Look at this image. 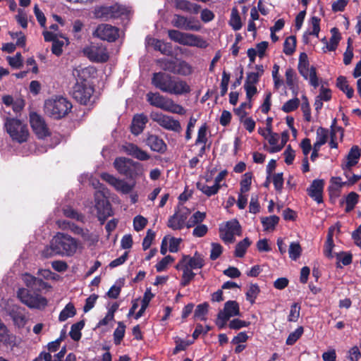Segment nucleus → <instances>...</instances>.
I'll use <instances>...</instances> for the list:
<instances>
[{
  "label": "nucleus",
  "mask_w": 361,
  "mask_h": 361,
  "mask_svg": "<svg viewBox=\"0 0 361 361\" xmlns=\"http://www.w3.org/2000/svg\"><path fill=\"white\" fill-rule=\"evenodd\" d=\"M78 247V240L71 235L58 232L50 241V244L42 250V255L44 258H50L55 255L66 257L73 256Z\"/></svg>",
  "instance_id": "nucleus-1"
},
{
  "label": "nucleus",
  "mask_w": 361,
  "mask_h": 361,
  "mask_svg": "<svg viewBox=\"0 0 361 361\" xmlns=\"http://www.w3.org/2000/svg\"><path fill=\"white\" fill-rule=\"evenodd\" d=\"M151 83L163 92L171 94L181 95L191 91L190 85L185 80L175 79L171 75L161 71L152 74Z\"/></svg>",
  "instance_id": "nucleus-2"
},
{
  "label": "nucleus",
  "mask_w": 361,
  "mask_h": 361,
  "mask_svg": "<svg viewBox=\"0 0 361 361\" xmlns=\"http://www.w3.org/2000/svg\"><path fill=\"white\" fill-rule=\"evenodd\" d=\"M46 288L47 283L42 279L37 278V281L33 282V286L30 288V290L34 292V294H31L30 290L21 288L17 291V297L22 303L25 304L28 307L40 309L47 305V300L37 293Z\"/></svg>",
  "instance_id": "nucleus-3"
},
{
  "label": "nucleus",
  "mask_w": 361,
  "mask_h": 361,
  "mask_svg": "<svg viewBox=\"0 0 361 361\" xmlns=\"http://www.w3.org/2000/svg\"><path fill=\"white\" fill-rule=\"evenodd\" d=\"M87 71L86 68L75 69L73 75L77 78V82L73 87V97L80 104L87 105L94 93V88L85 78L82 76Z\"/></svg>",
  "instance_id": "nucleus-4"
},
{
  "label": "nucleus",
  "mask_w": 361,
  "mask_h": 361,
  "mask_svg": "<svg viewBox=\"0 0 361 361\" xmlns=\"http://www.w3.org/2000/svg\"><path fill=\"white\" fill-rule=\"evenodd\" d=\"M146 98L150 105L164 111L179 115L186 113V110L181 105L176 104L173 99L161 95L159 92H149Z\"/></svg>",
  "instance_id": "nucleus-5"
},
{
  "label": "nucleus",
  "mask_w": 361,
  "mask_h": 361,
  "mask_svg": "<svg viewBox=\"0 0 361 361\" xmlns=\"http://www.w3.org/2000/svg\"><path fill=\"white\" fill-rule=\"evenodd\" d=\"M73 106L71 102L63 97H56L44 103L45 112L54 119H61L71 111Z\"/></svg>",
  "instance_id": "nucleus-6"
},
{
  "label": "nucleus",
  "mask_w": 361,
  "mask_h": 361,
  "mask_svg": "<svg viewBox=\"0 0 361 361\" xmlns=\"http://www.w3.org/2000/svg\"><path fill=\"white\" fill-rule=\"evenodd\" d=\"M4 128L13 142L19 144L27 142L30 135L28 128L20 120L7 117L4 122Z\"/></svg>",
  "instance_id": "nucleus-7"
},
{
  "label": "nucleus",
  "mask_w": 361,
  "mask_h": 361,
  "mask_svg": "<svg viewBox=\"0 0 361 361\" xmlns=\"http://www.w3.org/2000/svg\"><path fill=\"white\" fill-rule=\"evenodd\" d=\"M114 166L121 175L130 180H135L142 172L140 163L123 157L116 158L114 161Z\"/></svg>",
  "instance_id": "nucleus-8"
},
{
  "label": "nucleus",
  "mask_w": 361,
  "mask_h": 361,
  "mask_svg": "<svg viewBox=\"0 0 361 361\" xmlns=\"http://www.w3.org/2000/svg\"><path fill=\"white\" fill-rule=\"evenodd\" d=\"M157 63L163 71L173 74L188 76L192 73V67L184 60L162 58L158 59Z\"/></svg>",
  "instance_id": "nucleus-9"
},
{
  "label": "nucleus",
  "mask_w": 361,
  "mask_h": 361,
  "mask_svg": "<svg viewBox=\"0 0 361 361\" xmlns=\"http://www.w3.org/2000/svg\"><path fill=\"white\" fill-rule=\"evenodd\" d=\"M128 9L126 7L118 4L109 6H96L93 11V15L94 18L104 20L116 19L122 16H128Z\"/></svg>",
  "instance_id": "nucleus-10"
},
{
  "label": "nucleus",
  "mask_w": 361,
  "mask_h": 361,
  "mask_svg": "<svg viewBox=\"0 0 361 361\" xmlns=\"http://www.w3.org/2000/svg\"><path fill=\"white\" fill-rule=\"evenodd\" d=\"M309 66L310 63L307 54L305 52L300 53L298 65V71L305 80L309 78L310 84L316 88L319 86L316 68L314 66L310 68Z\"/></svg>",
  "instance_id": "nucleus-11"
},
{
  "label": "nucleus",
  "mask_w": 361,
  "mask_h": 361,
  "mask_svg": "<svg viewBox=\"0 0 361 361\" xmlns=\"http://www.w3.org/2000/svg\"><path fill=\"white\" fill-rule=\"evenodd\" d=\"M235 235H242V227L236 219L228 221L224 226L219 227V235L224 243H233L235 240Z\"/></svg>",
  "instance_id": "nucleus-12"
},
{
  "label": "nucleus",
  "mask_w": 361,
  "mask_h": 361,
  "mask_svg": "<svg viewBox=\"0 0 361 361\" xmlns=\"http://www.w3.org/2000/svg\"><path fill=\"white\" fill-rule=\"evenodd\" d=\"M82 52L90 61L94 63H105L109 59L106 48L99 44L92 43L90 46L85 47Z\"/></svg>",
  "instance_id": "nucleus-13"
},
{
  "label": "nucleus",
  "mask_w": 361,
  "mask_h": 361,
  "mask_svg": "<svg viewBox=\"0 0 361 361\" xmlns=\"http://www.w3.org/2000/svg\"><path fill=\"white\" fill-rule=\"evenodd\" d=\"M151 118L157 122L163 128L179 133L181 130V126L178 120L173 119L172 116L164 115L161 113L152 112L150 114Z\"/></svg>",
  "instance_id": "nucleus-14"
},
{
  "label": "nucleus",
  "mask_w": 361,
  "mask_h": 361,
  "mask_svg": "<svg viewBox=\"0 0 361 361\" xmlns=\"http://www.w3.org/2000/svg\"><path fill=\"white\" fill-rule=\"evenodd\" d=\"M94 35L102 40L114 42L119 37V29L109 24H100Z\"/></svg>",
  "instance_id": "nucleus-15"
},
{
  "label": "nucleus",
  "mask_w": 361,
  "mask_h": 361,
  "mask_svg": "<svg viewBox=\"0 0 361 361\" xmlns=\"http://www.w3.org/2000/svg\"><path fill=\"white\" fill-rule=\"evenodd\" d=\"M30 126L38 138H44L49 135V129L44 120L37 113L30 114Z\"/></svg>",
  "instance_id": "nucleus-16"
},
{
  "label": "nucleus",
  "mask_w": 361,
  "mask_h": 361,
  "mask_svg": "<svg viewBox=\"0 0 361 361\" xmlns=\"http://www.w3.org/2000/svg\"><path fill=\"white\" fill-rule=\"evenodd\" d=\"M6 312L13 322V324L18 328L23 327L27 322L25 309L17 305H8Z\"/></svg>",
  "instance_id": "nucleus-17"
},
{
  "label": "nucleus",
  "mask_w": 361,
  "mask_h": 361,
  "mask_svg": "<svg viewBox=\"0 0 361 361\" xmlns=\"http://www.w3.org/2000/svg\"><path fill=\"white\" fill-rule=\"evenodd\" d=\"M189 214L190 212L188 209L176 212L169 218L167 223L168 227L174 231L181 230L185 225Z\"/></svg>",
  "instance_id": "nucleus-18"
},
{
  "label": "nucleus",
  "mask_w": 361,
  "mask_h": 361,
  "mask_svg": "<svg viewBox=\"0 0 361 361\" xmlns=\"http://www.w3.org/2000/svg\"><path fill=\"white\" fill-rule=\"evenodd\" d=\"M178 262H183V264L190 269H202L205 264L203 255L197 251L192 257L183 255Z\"/></svg>",
  "instance_id": "nucleus-19"
},
{
  "label": "nucleus",
  "mask_w": 361,
  "mask_h": 361,
  "mask_svg": "<svg viewBox=\"0 0 361 361\" xmlns=\"http://www.w3.org/2000/svg\"><path fill=\"white\" fill-rule=\"evenodd\" d=\"M122 148L123 152L128 155L140 161H147L150 159V155L135 144L127 142L126 145H123Z\"/></svg>",
  "instance_id": "nucleus-20"
},
{
  "label": "nucleus",
  "mask_w": 361,
  "mask_h": 361,
  "mask_svg": "<svg viewBox=\"0 0 361 361\" xmlns=\"http://www.w3.org/2000/svg\"><path fill=\"white\" fill-rule=\"evenodd\" d=\"M324 181L322 179H315L307 188L308 195L318 204L323 202V190Z\"/></svg>",
  "instance_id": "nucleus-21"
},
{
  "label": "nucleus",
  "mask_w": 361,
  "mask_h": 361,
  "mask_svg": "<svg viewBox=\"0 0 361 361\" xmlns=\"http://www.w3.org/2000/svg\"><path fill=\"white\" fill-rule=\"evenodd\" d=\"M239 304L235 300H228L225 302L224 310L218 313L219 317H222L225 321H228L231 317L240 316Z\"/></svg>",
  "instance_id": "nucleus-22"
},
{
  "label": "nucleus",
  "mask_w": 361,
  "mask_h": 361,
  "mask_svg": "<svg viewBox=\"0 0 361 361\" xmlns=\"http://www.w3.org/2000/svg\"><path fill=\"white\" fill-rule=\"evenodd\" d=\"M145 142L154 152L164 154L167 150V145L165 142L157 135H149Z\"/></svg>",
  "instance_id": "nucleus-23"
},
{
  "label": "nucleus",
  "mask_w": 361,
  "mask_h": 361,
  "mask_svg": "<svg viewBox=\"0 0 361 361\" xmlns=\"http://www.w3.org/2000/svg\"><path fill=\"white\" fill-rule=\"evenodd\" d=\"M95 208L97 212L98 219L102 223L112 215L111 205L107 200H99L96 201Z\"/></svg>",
  "instance_id": "nucleus-24"
},
{
  "label": "nucleus",
  "mask_w": 361,
  "mask_h": 361,
  "mask_svg": "<svg viewBox=\"0 0 361 361\" xmlns=\"http://www.w3.org/2000/svg\"><path fill=\"white\" fill-rule=\"evenodd\" d=\"M182 45L205 49L208 47V43L201 36L185 32Z\"/></svg>",
  "instance_id": "nucleus-25"
},
{
  "label": "nucleus",
  "mask_w": 361,
  "mask_h": 361,
  "mask_svg": "<svg viewBox=\"0 0 361 361\" xmlns=\"http://www.w3.org/2000/svg\"><path fill=\"white\" fill-rule=\"evenodd\" d=\"M148 121L147 116L143 114H135L132 120L130 130L135 135L140 134Z\"/></svg>",
  "instance_id": "nucleus-26"
},
{
  "label": "nucleus",
  "mask_w": 361,
  "mask_h": 361,
  "mask_svg": "<svg viewBox=\"0 0 361 361\" xmlns=\"http://www.w3.org/2000/svg\"><path fill=\"white\" fill-rule=\"evenodd\" d=\"M174 6L176 9L193 14H197L201 8L200 5L188 0H174Z\"/></svg>",
  "instance_id": "nucleus-27"
},
{
  "label": "nucleus",
  "mask_w": 361,
  "mask_h": 361,
  "mask_svg": "<svg viewBox=\"0 0 361 361\" xmlns=\"http://www.w3.org/2000/svg\"><path fill=\"white\" fill-rule=\"evenodd\" d=\"M175 268L177 270L183 271L180 281V286L183 287L188 286L196 275L195 273L192 271V269L188 268L186 265L183 264V262H178Z\"/></svg>",
  "instance_id": "nucleus-28"
},
{
  "label": "nucleus",
  "mask_w": 361,
  "mask_h": 361,
  "mask_svg": "<svg viewBox=\"0 0 361 361\" xmlns=\"http://www.w3.org/2000/svg\"><path fill=\"white\" fill-rule=\"evenodd\" d=\"M360 155L359 147L353 146L342 164H345L346 167H353L358 163Z\"/></svg>",
  "instance_id": "nucleus-29"
},
{
  "label": "nucleus",
  "mask_w": 361,
  "mask_h": 361,
  "mask_svg": "<svg viewBox=\"0 0 361 361\" xmlns=\"http://www.w3.org/2000/svg\"><path fill=\"white\" fill-rule=\"evenodd\" d=\"M154 295L151 292V288H147L141 302V307L140 310L135 314V319H138L144 314L146 309L147 308L151 300L154 298Z\"/></svg>",
  "instance_id": "nucleus-30"
},
{
  "label": "nucleus",
  "mask_w": 361,
  "mask_h": 361,
  "mask_svg": "<svg viewBox=\"0 0 361 361\" xmlns=\"http://www.w3.org/2000/svg\"><path fill=\"white\" fill-rule=\"evenodd\" d=\"M228 24L235 31L240 30L242 28L243 23L241 21V18L239 15L238 10L236 7H233L231 9V13L230 20L228 21Z\"/></svg>",
  "instance_id": "nucleus-31"
},
{
  "label": "nucleus",
  "mask_w": 361,
  "mask_h": 361,
  "mask_svg": "<svg viewBox=\"0 0 361 361\" xmlns=\"http://www.w3.org/2000/svg\"><path fill=\"white\" fill-rule=\"evenodd\" d=\"M251 243L252 241L247 237L238 242L235 245L234 251L235 257L239 258L243 257Z\"/></svg>",
  "instance_id": "nucleus-32"
},
{
  "label": "nucleus",
  "mask_w": 361,
  "mask_h": 361,
  "mask_svg": "<svg viewBox=\"0 0 361 361\" xmlns=\"http://www.w3.org/2000/svg\"><path fill=\"white\" fill-rule=\"evenodd\" d=\"M336 86L341 91L345 93L348 98L350 99L353 96L354 90L352 87H350L346 80V78L344 76H339L336 79Z\"/></svg>",
  "instance_id": "nucleus-33"
},
{
  "label": "nucleus",
  "mask_w": 361,
  "mask_h": 361,
  "mask_svg": "<svg viewBox=\"0 0 361 361\" xmlns=\"http://www.w3.org/2000/svg\"><path fill=\"white\" fill-rule=\"evenodd\" d=\"M209 307V305L207 302L197 305L194 312V319H200L201 321H206V316L208 314Z\"/></svg>",
  "instance_id": "nucleus-34"
},
{
  "label": "nucleus",
  "mask_w": 361,
  "mask_h": 361,
  "mask_svg": "<svg viewBox=\"0 0 361 361\" xmlns=\"http://www.w3.org/2000/svg\"><path fill=\"white\" fill-rule=\"evenodd\" d=\"M85 326V321L81 320L73 324L71 327L69 336L74 341H78L82 337L81 330Z\"/></svg>",
  "instance_id": "nucleus-35"
},
{
  "label": "nucleus",
  "mask_w": 361,
  "mask_h": 361,
  "mask_svg": "<svg viewBox=\"0 0 361 361\" xmlns=\"http://www.w3.org/2000/svg\"><path fill=\"white\" fill-rule=\"evenodd\" d=\"M331 32L332 35L329 39V42H326V49L332 51L336 49L341 37L338 29L336 27L331 28Z\"/></svg>",
  "instance_id": "nucleus-36"
},
{
  "label": "nucleus",
  "mask_w": 361,
  "mask_h": 361,
  "mask_svg": "<svg viewBox=\"0 0 361 361\" xmlns=\"http://www.w3.org/2000/svg\"><path fill=\"white\" fill-rule=\"evenodd\" d=\"M279 217L276 215L262 217L261 219V223L264 231L274 230L279 224Z\"/></svg>",
  "instance_id": "nucleus-37"
},
{
  "label": "nucleus",
  "mask_w": 361,
  "mask_h": 361,
  "mask_svg": "<svg viewBox=\"0 0 361 361\" xmlns=\"http://www.w3.org/2000/svg\"><path fill=\"white\" fill-rule=\"evenodd\" d=\"M76 314V310L73 303H68L65 307L60 312L59 316V320L60 322H64L70 317H73Z\"/></svg>",
  "instance_id": "nucleus-38"
},
{
  "label": "nucleus",
  "mask_w": 361,
  "mask_h": 361,
  "mask_svg": "<svg viewBox=\"0 0 361 361\" xmlns=\"http://www.w3.org/2000/svg\"><path fill=\"white\" fill-rule=\"evenodd\" d=\"M79 235L88 243L89 246L95 245L99 241L98 235L90 232L87 228H83Z\"/></svg>",
  "instance_id": "nucleus-39"
},
{
  "label": "nucleus",
  "mask_w": 361,
  "mask_h": 361,
  "mask_svg": "<svg viewBox=\"0 0 361 361\" xmlns=\"http://www.w3.org/2000/svg\"><path fill=\"white\" fill-rule=\"evenodd\" d=\"M197 188L207 197H211L218 193L219 188L217 185L214 184L212 186H208L205 183L197 182L196 183Z\"/></svg>",
  "instance_id": "nucleus-40"
},
{
  "label": "nucleus",
  "mask_w": 361,
  "mask_h": 361,
  "mask_svg": "<svg viewBox=\"0 0 361 361\" xmlns=\"http://www.w3.org/2000/svg\"><path fill=\"white\" fill-rule=\"evenodd\" d=\"M286 84L288 86L289 89L292 90V92L294 96L298 95V87L295 85L294 78L295 75V73L294 70L291 68H289L286 71Z\"/></svg>",
  "instance_id": "nucleus-41"
},
{
  "label": "nucleus",
  "mask_w": 361,
  "mask_h": 361,
  "mask_svg": "<svg viewBox=\"0 0 361 361\" xmlns=\"http://www.w3.org/2000/svg\"><path fill=\"white\" fill-rule=\"evenodd\" d=\"M341 168L343 171V175L347 178L345 181L348 185H352L355 184L360 178L361 176L355 175L352 171L353 167H346L345 164H341Z\"/></svg>",
  "instance_id": "nucleus-42"
},
{
  "label": "nucleus",
  "mask_w": 361,
  "mask_h": 361,
  "mask_svg": "<svg viewBox=\"0 0 361 361\" xmlns=\"http://www.w3.org/2000/svg\"><path fill=\"white\" fill-rule=\"evenodd\" d=\"M296 37L291 35L285 39L283 43V53L287 56L292 55L295 51Z\"/></svg>",
  "instance_id": "nucleus-43"
},
{
  "label": "nucleus",
  "mask_w": 361,
  "mask_h": 361,
  "mask_svg": "<svg viewBox=\"0 0 361 361\" xmlns=\"http://www.w3.org/2000/svg\"><path fill=\"white\" fill-rule=\"evenodd\" d=\"M176 347L173 350V354L176 355L180 351L185 350L186 348L194 343V340H183L178 336L174 338Z\"/></svg>",
  "instance_id": "nucleus-44"
},
{
  "label": "nucleus",
  "mask_w": 361,
  "mask_h": 361,
  "mask_svg": "<svg viewBox=\"0 0 361 361\" xmlns=\"http://www.w3.org/2000/svg\"><path fill=\"white\" fill-rule=\"evenodd\" d=\"M259 293V286L257 283H252L245 293L246 300L252 305L254 304Z\"/></svg>",
  "instance_id": "nucleus-45"
},
{
  "label": "nucleus",
  "mask_w": 361,
  "mask_h": 361,
  "mask_svg": "<svg viewBox=\"0 0 361 361\" xmlns=\"http://www.w3.org/2000/svg\"><path fill=\"white\" fill-rule=\"evenodd\" d=\"M63 214L65 216L75 219L78 221H83L84 219V216L81 213L78 212L77 210L70 206H66L63 208Z\"/></svg>",
  "instance_id": "nucleus-46"
},
{
  "label": "nucleus",
  "mask_w": 361,
  "mask_h": 361,
  "mask_svg": "<svg viewBox=\"0 0 361 361\" xmlns=\"http://www.w3.org/2000/svg\"><path fill=\"white\" fill-rule=\"evenodd\" d=\"M126 325L123 322H118V327L114 332V342L116 345H119L125 336Z\"/></svg>",
  "instance_id": "nucleus-47"
},
{
  "label": "nucleus",
  "mask_w": 361,
  "mask_h": 361,
  "mask_svg": "<svg viewBox=\"0 0 361 361\" xmlns=\"http://www.w3.org/2000/svg\"><path fill=\"white\" fill-rule=\"evenodd\" d=\"M154 47L155 50L160 51L163 54L167 56L172 54L171 44L170 43H164L159 39H156Z\"/></svg>",
  "instance_id": "nucleus-48"
},
{
  "label": "nucleus",
  "mask_w": 361,
  "mask_h": 361,
  "mask_svg": "<svg viewBox=\"0 0 361 361\" xmlns=\"http://www.w3.org/2000/svg\"><path fill=\"white\" fill-rule=\"evenodd\" d=\"M300 105V100L295 96L294 98L288 100L286 102L283 104L281 107V110L285 113H290L295 110H296Z\"/></svg>",
  "instance_id": "nucleus-49"
},
{
  "label": "nucleus",
  "mask_w": 361,
  "mask_h": 361,
  "mask_svg": "<svg viewBox=\"0 0 361 361\" xmlns=\"http://www.w3.org/2000/svg\"><path fill=\"white\" fill-rule=\"evenodd\" d=\"M304 332V329L302 326H298L293 332H291L286 341V343L288 345H294L296 341L302 336Z\"/></svg>",
  "instance_id": "nucleus-50"
},
{
  "label": "nucleus",
  "mask_w": 361,
  "mask_h": 361,
  "mask_svg": "<svg viewBox=\"0 0 361 361\" xmlns=\"http://www.w3.org/2000/svg\"><path fill=\"white\" fill-rule=\"evenodd\" d=\"M252 178V173L251 172H247L243 176V178L240 183L241 193H245L250 190Z\"/></svg>",
  "instance_id": "nucleus-51"
},
{
  "label": "nucleus",
  "mask_w": 361,
  "mask_h": 361,
  "mask_svg": "<svg viewBox=\"0 0 361 361\" xmlns=\"http://www.w3.org/2000/svg\"><path fill=\"white\" fill-rule=\"evenodd\" d=\"M114 188L117 191L121 192L123 194H128L133 189L134 184L130 185L128 183H126L124 180L118 179Z\"/></svg>",
  "instance_id": "nucleus-52"
},
{
  "label": "nucleus",
  "mask_w": 361,
  "mask_h": 361,
  "mask_svg": "<svg viewBox=\"0 0 361 361\" xmlns=\"http://www.w3.org/2000/svg\"><path fill=\"white\" fill-rule=\"evenodd\" d=\"M358 198H359V195L355 192H351L347 195L346 199H345V203H346L345 211L347 212H350L351 210L353 209L355 204L358 202Z\"/></svg>",
  "instance_id": "nucleus-53"
},
{
  "label": "nucleus",
  "mask_w": 361,
  "mask_h": 361,
  "mask_svg": "<svg viewBox=\"0 0 361 361\" xmlns=\"http://www.w3.org/2000/svg\"><path fill=\"white\" fill-rule=\"evenodd\" d=\"M302 252V248L298 243L292 242L289 246V257L293 260H296L300 257Z\"/></svg>",
  "instance_id": "nucleus-54"
},
{
  "label": "nucleus",
  "mask_w": 361,
  "mask_h": 361,
  "mask_svg": "<svg viewBox=\"0 0 361 361\" xmlns=\"http://www.w3.org/2000/svg\"><path fill=\"white\" fill-rule=\"evenodd\" d=\"M289 140V133L288 130H285L281 133V144L276 146L271 147L268 152L269 153H276L280 152L286 145V142Z\"/></svg>",
  "instance_id": "nucleus-55"
},
{
  "label": "nucleus",
  "mask_w": 361,
  "mask_h": 361,
  "mask_svg": "<svg viewBox=\"0 0 361 361\" xmlns=\"http://www.w3.org/2000/svg\"><path fill=\"white\" fill-rule=\"evenodd\" d=\"M185 32H182L178 30H169L168 36L171 40L183 44Z\"/></svg>",
  "instance_id": "nucleus-56"
},
{
  "label": "nucleus",
  "mask_w": 361,
  "mask_h": 361,
  "mask_svg": "<svg viewBox=\"0 0 361 361\" xmlns=\"http://www.w3.org/2000/svg\"><path fill=\"white\" fill-rule=\"evenodd\" d=\"M300 305L298 302L293 303L290 306V313L288 317V321L290 322H295L300 317Z\"/></svg>",
  "instance_id": "nucleus-57"
},
{
  "label": "nucleus",
  "mask_w": 361,
  "mask_h": 361,
  "mask_svg": "<svg viewBox=\"0 0 361 361\" xmlns=\"http://www.w3.org/2000/svg\"><path fill=\"white\" fill-rule=\"evenodd\" d=\"M207 126L206 123H204L198 130L197 137L195 140V145L204 144L207 142Z\"/></svg>",
  "instance_id": "nucleus-58"
},
{
  "label": "nucleus",
  "mask_w": 361,
  "mask_h": 361,
  "mask_svg": "<svg viewBox=\"0 0 361 361\" xmlns=\"http://www.w3.org/2000/svg\"><path fill=\"white\" fill-rule=\"evenodd\" d=\"M188 18L179 14H175L171 21L173 27L185 30V24L187 23Z\"/></svg>",
  "instance_id": "nucleus-59"
},
{
  "label": "nucleus",
  "mask_w": 361,
  "mask_h": 361,
  "mask_svg": "<svg viewBox=\"0 0 361 361\" xmlns=\"http://www.w3.org/2000/svg\"><path fill=\"white\" fill-rule=\"evenodd\" d=\"M7 61L12 68H20L23 66L22 55L20 52H17L14 56H8Z\"/></svg>",
  "instance_id": "nucleus-60"
},
{
  "label": "nucleus",
  "mask_w": 361,
  "mask_h": 361,
  "mask_svg": "<svg viewBox=\"0 0 361 361\" xmlns=\"http://www.w3.org/2000/svg\"><path fill=\"white\" fill-rule=\"evenodd\" d=\"M246 107L251 109V102H243L238 108L234 109V112L239 117L240 122H243V119L247 115V113L245 111Z\"/></svg>",
  "instance_id": "nucleus-61"
},
{
  "label": "nucleus",
  "mask_w": 361,
  "mask_h": 361,
  "mask_svg": "<svg viewBox=\"0 0 361 361\" xmlns=\"http://www.w3.org/2000/svg\"><path fill=\"white\" fill-rule=\"evenodd\" d=\"M202 26L200 21L194 17L188 18L185 30L200 31Z\"/></svg>",
  "instance_id": "nucleus-62"
},
{
  "label": "nucleus",
  "mask_w": 361,
  "mask_h": 361,
  "mask_svg": "<svg viewBox=\"0 0 361 361\" xmlns=\"http://www.w3.org/2000/svg\"><path fill=\"white\" fill-rule=\"evenodd\" d=\"M331 185L329 187V191L339 190L342 187L348 185L345 181H342L341 177H332L330 180Z\"/></svg>",
  "instance_id": "nucleus-63"
},
{
  "label": "nucleus",
  "mask_w": 361,
  "mask_h": 361,
  "mask_svg": "<svg viewBox=\"0 0 361 361\" xmlns=\"http://www.w3.org/2000/svg\"><path fill=\"white\" fill-rule=\"evenodd\" d=\"M174 261V258L171 255H167L162 258L156 265V270L157 272H161L166 269L168 264Z\"/></svg>",
  "instance_id": "nucleus-64"
}]
</instances>
